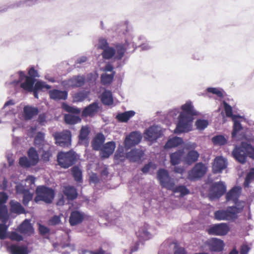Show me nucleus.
I'll list each match as a JSON object with an SVG mask.
<instances>
[{
    "label": "nucleus",
    "instance_id": "38",
    "mask_svg": "<svg viewBox=\"0 0 254 254\" xmlns=\"http://www.w3.org/2000/svg\"><path fill=\"white\" fill-rule=\"evenodd\" d=\"M115 47L117 52L115 55L114 59L117 60H121L125 55L126 47L123 44H117L116 45Z\"/></svg>",
    "mask_w": 254,
    "mask_h": 254
},
{
    "label": "nucleus",
    "instance_id": "61",
    "mask_svg": "<svg viewBox=\"0 0 254 254\" xmlns=\"http://www.w3.org/2000/svg\"><path fill=\"white\" fill-rule=\"evenodd\" d=\"M52 157V153L50 151H44L42 155V159L44 161H49Z\"/></svg>",
    "mask_w": 254,
    "mask_h": 254
},
{
    "label": "nucleus",
    "instance_id": "27",
    "mask_svg": "<svg viewBox=\"0 0 254 254\" xmlns=\"http://www.w3.org/2000/svg\"><path fill=\"white\" fill-rule=\"evenodd\" d=\"M63 192L68 200H73L76 199L78 195L76 189L73 186L64 187Z\"/></svg>",
    "mask_w": 254,
    "mask_h": 254
},
{
    "label": "nucleus",
    "instance_id": "4",
    "mask_svg": "<svg viewBox=\"0 0 254 254\" xmlns=\"http://www.w3.org/2000/svg\"><path fill=\"white\" fill-rule=\"evenodd\" d=\"M36 196L34 198L35 202L43 201L47 203H51L55 196L53 189L44 186H38L36 190Z\"/></svg>",
    "mask_w": 254,
    "mask_h": 254
},
{
    "label": "nucleus",
    "instance_id": "47",
    "mask_svg": "<svg viewBox=\"0 0 254 254\" xmlns=\"http://www.w3.org/2000/svg\"><path fill=\"white\" fill-rule=\"evenodd\" d=\"M214 145H223L227 143V139L222 135H216L212 138Z\"/></svg>",
    "mask_w": 254,
    "mask_h": 254
},
{
    "label": "nucleus",
    "instance_id": "45",
    "mask_svg": "<svg viewBox=\"0 0 254 254\" xmlns=\"http://www.w3.org/2000/svg\"><path fill=\"white\" fill-rule=\"evenodd\" d=\"M71 173L75 181L77 182H80L82 181V172L77 166L72 168Z\"/></svg>",
    "mask_w": 254,
    "mask_h": 254
},
{
    "label": "nucleus",
    "instance_id": "39",
    "mask_svg": "<svg viewBox=\"0 0 254 254\" xmlns=\"http://www.w3.org/2000/svg\"><path fill=\"white\" fill-rule=\"evenodd\" d=\"M10 204V210L12 212L17 214H23L25 213V209L20 203L11 201Z\"/></svg>",
    "mask_w": 254,
    "mask_h": 254
},
{
    "label": "nucleus",
    "instance_id": "44",
    "mask_svg": "<svg viewBox=\"0 0 254 254\" xmlns=\"http://www.w3.org/2000/svg\"><path fill=\"white\" fill-rule=\"evenodd\" d=\"M170 190H172L174 193H180L181 196H184L190 193L189 190L188 189L186 186L183 185H180L176 187L174 186L173 189Z\"/></svg>",
    "mask_w": 254,
    "mask_h": 254
},
{
    "label": "nucleus",
    "instance_id": "10",
    "mask_svg": "<svg viewBox=\"0 0 254 254\" xmlns=\"http://www.w3.org/2000/svg\"><path fill=\"white\" fill-rule=\"evenodd\" d=\"M56 144L62 147H67L71 144V133L68 130H64L60 132H56L54 135Z\"/></svg>",
    "mask_w": 254,
    "mask_h": 254
},
{
    "label": "nucleus",
    "instance_id": "2",
    "mask_svg": "<svg viewBox=\"0 0 254 254\" xmlns=\"http://www.w3.org/2000/svg\"><path fill=\"white\" fill-rule=\"evenodd\" d=\"M243 211V206H229L226 210H219L215 212L214 217L217 220L232 221L238 218V214Z\"/></svg>",
    "mask_w": 254,
    "mask_h": 254
},
{
    "label": "nucleus",
    "instance_id": "16",
    "mask_svg": "<svg viewBox=\"0 0 254 254\" xmlns=\"http://www.w3.org/2000/svg\"><path fill=\"white\" fill-rule=\"evenodd\" d=\"M160 131L157 126H152L145 130L144 133V138L148 141H154L160 136Z\"/></svg>",
    "mask_w": 254,
    "mask_h": 254
},
{
    "label": "nucleus",
    "instance_id": "42",
    "mask_svg": "<svg viewBox=\"0 0 254 254\" xmlns=\"http://www.w3.org/2000/svg\"><path fill=\"white\" fill-rule=\"evenodd\" d=\"M233 121L234 122V125L232 132V137L234 138L238 135L239 132L243 129V127L239 121L235 119H233Z\"/></svg>",
    "mask_w": 254,
    "mask_h": 254
},
{
    "label": "nucleus",
    "instance_id": "17",
    "mask_svg": "<svg viewBox=\"0 0 254 254\" xmlns=\"http://www.w3.org/2000/svg\"><path fill=\"white\" fill-rule=\"evenodd\" d=\"M116 148L115 142L112 141L105 143L101 147L100 152V156L102 158H108L112 155Z\"/></svg>",
    "mask_w": 254,
    "mask_h": 254
},
{
    "label": "nucleus",
    "instance_id": "59",
    "mask_svg": "<svg viewBox=\"0 0 254 254\" xmlns=\"http://www.w3.org/2000/svg\"><path fill=\"white\" fill-rule=\"evenodd\" d=\"M28 73L29 75L28 77H31L34 79H35L36 77H39L38 71L36 70L34 67H31L29 68Z\"/></svg>",
    "mask_w": 254,
    "mask_h": 254
},
{
    "label": "nucleus",
    "instance_id": "30",
    "mask_svg": "<svg viewBox=\"0 0 254 254\" xmlns=\"http://www.w3.org/2000/svg\"><path fill=\"white\" fill-rule=\"evenodd\" d=\"M51 86L47 84L45 82L42 81H37L34 86L33 90L32 92L33 93L34 96L35 98H38V91L43 90L44 88L49 89Z\"/></svg>",
    "mask_w": 254,
    "mask_h": 254
},
{
    "label": "nucleus",
    "instance_id": "63",
    "mask_svg": "<svg viewBox=\"0 0 254 254\" xmlns=\"http://www.w3.org/2000/svg\"><path fill=\"white\" fill-rule=\"evenodd\" d=\"M8 196L5 192H0V206H3L2 204L6 202Z\"/></svg>",
    "mask_w": 254,
    "mask_h": 254
},
{
    "label": "nucleus",
    "instance_id": "25",
    "mask_svg": "<svg viewBox=\"0 0 254 254\" xmlns=\"http://www.w3.org/2000/svg\"><path fill=\"white\" fill-rule=\"evenodd\" d=\"M199 157L198 152L194 150L189 151L184 158V162L186 164L190 165L196 162Z\"/></svg>",
    "mask_w": 254,
    "mask_h": 254
},
{
    "label": "nucleus",
    "instance_id": "14",
    "mask_svg": "<svg viewBox=\"0 0 254 254\" xmlns=\"http://www.w3.org/2000/svg\"><path fill=\"white\" fill-rule=\"evenodd\" d=\"M229 231V227L226 223H220L211 226L207 230L209 234L224 236Z\"/></svg>",
    "mask_w": 254,
    "mask_h": 254
},
{
    "label": "nucleus",
    "instance_id": "53",
    "mask_svg": "<svg viewBox=\"0 0 254 254\" xmlns=\"http://www.w3.org/2000/svg\"><path fill=\"white\" fill-rule=\"evenodd\" d=\"M208 125V122L207 120L198 119L195 122L196 128L200 130H203Z\"/></svg>",
    "mask_w": 254,
    "mask_h": 254
},
{
    "label": "nucleus",
    "instance_id": "52",
    "mask_svg": "<svg viewBox=\"0 0 254 254\" xmlns=\"http://www.w3.org/2000/svg\"><path fill=\"white\" fill-rule=\"evenodd\" d=\"M254 180V171L250 172L246 176L244 183L245 188H249L251 181Z\"/></svg>",
    "mask_w": 254,
    "mask_h": 254
},
{
    "label": "nucleus",
    "instance_id": "54",
    "mask_svg": "<svg viewBox=\"0 0 254 254\" xmlns=\"http://www.w3.org/2000/svg\"><path fill=\"white\" fill-rule=\"evenodd\" d=\"M8 227L5 224H0V239L4 240L6 238V231Z\"/></svg>",
    "mask_w": 254,
    "mask_h": 254
},
{
    "label": "nucleus",
    "instance_id": "12",
    "mask_svg": "<svg viewBox=\"0 0 254 254\" xmlns=\"http://www.w3.org/2000/svg\"><path fill=\"white\" fill-rule=\"evenodd\" d=\"M85 78L83 75H75L62 81V85L65 88H77L84 85Z\"/></svg>",
    "mask_w": 254,
    "mask_h": 254
},
{
    "label": "nucleus",
    "instance_id": "57",
    "mask_svg": "<svg viewBox=\"0 0 254 254\" xmlns=\"http://www.w3.org/2000/svg\"><path fill=\"white\" fill-rule=\"evenodd\" d=\"M207 91L209 93L216 95L218 97L221 98L223 97L222 92L216 88L209 87L207 89Z\"/></svg>",
    "mask_w": 254,
    "mask_h": 254
},
{
    "label": "nucleus",
    "instance_id": "21",
    "mask_svg": "<svg viewBox=\"0 0 254 254\" xmlns=\"http://www.w3.org/2000/svg\"><path fill=\"white\" fill-rule=\"evenodd\" d=\"M49 93L50 98L55 101L65 100L68 95L67 91L58 89L51 90Z\"/></svg>",
    "mask_w": 254,
    "mask_h": 254
},
{
    "label": "nucleus",
    "instance_id": "58",
    "mask_svg": "<svg viewBox=\"0 0 254 254\" xmlns=\"http://www.w3.org/2000/svg\"><path fill=\"white\" fill-rule=\"evenodd\" d=\"M61 222V217L58 215H54L49 220V223L53 226L58 225Z\"/></svg>",
    "mask_w": 254,
    "mask_h": 254
},
{
    "label": "nucleus",
    "instance_id": "28",
    "mask_svg": "<svg viewBox=\"0 0 254 254\" xmlns=\"http://www.w3.org/2000/svg\"><path fill=\"white\" fill-rule=\"evenodd\" d=\"M105 140V137L103 133H99L96 135L92 141V147L94 150H99L101 148Z\"/></svg>",
    "mask_w": 254,
    "mask_h": 254
},
{
    "label": "nucleus",
    "instance_id": "22",
    "mask_svg": "<svg viewBox=\"0 0 254 254\" xmlns=\"http://www.w3.org/2000/svg\"><path fill=\"white\" fill-rule=\"evenodd\" d=\"M7 251L10 254H28V248L25 246L11 244L7 247Z\"/></svg>",
    "mask_w": 254,
    "mask_h": 254
},
{
    "label": "nucleus",
    "instance_id": "15",
    "mask_svg": "<svg viewBox=\"0 0 254 254\" xmlns=\"http://www.w3.org/2000/svg\"><path fill=\"white\" fill-rule=\"evenodd\" d=\"M205 244L211 252H221L223 250L224 247L223 241L217 238L208 239Z\"/></svg>",
    "mask_w": 254,
    "mask_h": 254
},
{
    "label": "nucleus",
    "instance_id": "37",
    "mask_svg": "<svg viewBox=\"0 0 254 254\" xmlns=\"http://www.w3.org/2000/svg\"><path fill=\"white\" fill-rule=\"evenodd\" d=\"M64 120L66 124L72 125L80 122L81 119L78 116L68 114L64 115Z\"/></svg>",
    "mask_w": 254,
    "mask_h": 254
},
{
    "label": "nucleus",
    "instance_id": "31",
    "mask_svg": "<svg viewBox=\"0 0 254 254\" xmlns=\"http://www.w3.org/2000/svg\"><path fill=\"white\" fill-rule=\"evenodd\" d=\"M35 79L31 77L26 76L25 80L21 83L20 87L26 91L31 92L32 90H33L34 84H35Z\"/></svg>",
    "mask_w": 254,
    "mask_h": 254
},
{
    "label": "nucleus",
    "instance_id": "19",
    "mask_svg": "<svg viewBox=\"0 0 254 254\" xmlns=\"http://www.w3.org/2000/svg\"><path fill=\"white\" fill-rule=\"evenodd\" d=\"M85 218V215L83 213L80 212L77 210L72 211L70 215L69 218V223L71 226H75L81 224Z\"/></svg>",
    "mask_w": 254,
    "mask_h": 254
},
{
    "label": "nucleus",
    "instance_id": "56",
    "mask_svg": "<svg viewBox=\"0 0 254 254\" xmlns=\"http://www.w3.org/2000/svg\"><path fill=\"white\" fill-rule=\"evenodd\" d=\"M109 47L107 40L104 38H101L99 40L98 48L104 50Z\"/></svg>",
    "mask_w": 254,
    "mask_h": 254
},
{
    "label": "nucleus",
    "instance_id": "60",
    "mask_svg": "<svg viewBox=\"0 0 254 254\" xmlns=\"http://www.w3.org/2000/svg\"><path fill=\"white\" fill-rule=\"evenodd\" d=\"M151 167H153L154 168L155 167V165L150 162L145 165V166L142 168L141 171L143 173L146 174L149 172Z\"/></svg>",
    "mask_w": 254,
    "mask_h": 254
},
{
    "label": "nucleus",
    "instance_id": "35",
    "mask_svg": "<svg viewBox=\"0 0 254 254\" xmlns=\"http://www.w3.org/2000/svg\"><path fill=\"white\" fill-rule=\"evenodd\" d=\"M102 103L106 105H110L113 103V98L111 91L105 90L101 94Z\"/></svg>",
    "mask_w": 254,
    "mask_h": 254
},
{
    "label": "nucleus",
    "instance_id": "6",
    "mask_svg": "<svg viewBox=\"0 0 254 254\" xmlns=\"http://www.w3.org/2000/svg\"><path fill=\"white\" fill-rule=\"evenodd\" d=\"M57 161L59 165L63 168H68L73 165L76 161V157L74 153L69 151L61 152L57 155Z\"/></svg>",
    "mask_w": 254,
    "mask_h": 254
},
{
    "label": "nucleus",
    "instance_id": "29",
    "mask_svg": "<svg viewBox=\"0 0 254 254\" xmlns=\"http://www.w3.org/2000/svg\"><path fill=\"white\" fill-rule=\"evenodd\" d=\"M142 155L140 150L133 149L127 153L126 157L130 162H135L140 160Z\"/></svg>",
    "mask_w": 254,
    "mask_h": 254
},
{
    "label": "nucleus",
    "instance_id": "11",
    "mask_svg": "<svg viewBox=\"0 0 254 254\" xmlns=\"http://www.w3.org/2000/svg\"><path fill=\"white\" fill-rule=\"evenodd\" d=\"M241 192V188L235 186L229 190L226 194L225 197L226 201H232L235 204V206H238L239 204L243 206V209L245 206V202L239 201V197Z\"/></svg>",
    "mask_w": 254,
    "mask_h": 254
},
{
    "label": "nucleus",
    "instance_id": "3",
    "mask_svg": "<svg viewBox=\"0 0 254 254\" xmlns=\"http://www.w3.org/2000/svg\"><path fill=\"white\" fill-rule=\"evenodd\" d=\"M235 159L241 163H245L247 157L254 158V148L246 142H242L240 147L235 148L233 152Z\"/></svg>",
    "mask_w": 254,
    "mask_h": 254
},
{
    "label": "nucleus",
    "instance_id": "24",
    "mask_svg": "<svg viewBox=\"0 0 254 254\" xmlns=\"http://www.w3.org/2000/svg\"><path fill=\"white\" fill-rule=\"evenodd\" d=\"M19 231L24 235H31L34 233V229L30 221L25 219L18 227Z\"/></svg>",
    "mask_w": 254,
    "mask_h": 254
},
{
    "label": "nucleus",
    "instance_id": "26",
    "mask_svg": "<svg viewBox=\"0 0 254 254\" xmlns=\"http://www.w3.org/2000/svg\"><path fill=\"white\" fill-rule=\"evenodd\" d=\"M39 113L38 109L30 106H25L23 108V116L26 120L32 119Z\"/></svg>",
    "mask_w": 254,
    "mask_h": 254
},
{
    "label": "nucleus",
    "instance_id": "41",
    "mask_svg": "<svg viewBox=\"0 0 254 254\" xmlns=\"http://www.w3.org/2000/svg\"><path fill=\"white\" fill-rule=\"evenodd\" d=\"M136 235L140 240H147L150 238V233L145 227H140L136 232Z\"/></svg>",
    "mask_w": 254,
    "mask_h": 254
},
{
    "label": "nucleus",
    "instance_id": "48",
    "mask_svg": "<svg viewBox=\"0 0 254 254\" xmlns=\"http://www.w3.org/2000/svg\"><path fill=\"white\" fill-rule=\"evenodd\" d=\"M62 108L66 112L75 115L79 114L80 113L79 109L70 106L65 103H63Z\"/></svg>",
    "mask_w": 254,
    "mask_h": 254
},
{
    "label": "nucleus",
    "instance_id": "64",
    "mask_svg": "<svg viewBox=\"0 0 254 254\" xmlns=\"http://www.w3.org/2000/svg\"><path fill=\"white\" fill-rule=\"evenodd\" d=\"M250 248L247 245H243L240 249V254H248Z\"/></svg>",
    "mask_w": 254,
    "mask_h": 254
},
{
    "label": "nucleus",
    "instance_id": "36",
    "mask_svg": "<svg viewBox=\"0 0 254 254\" xmlns=\"http://www.w3.org/2000/svg\"><path fill=\"white\" fill-rule=\"evenodd\" d=\"M134 115L135 112L134 111H128L118 114L116 116V119L121 122L125 123L127 122Z\"/></svg>",
    "mask_w": 254,
    "mask_h": 254
},
{
    "label": "nucleus",
    "instance_id": "8",
    "mask_svg": "<svg viewBox=\"0 0 254 254\" xmlns=\"http://www.w3.org/2000/svg\"><path fill=\"white\" fill-rule=\"evenodd\" d=\"M226 186L222 181L213 183L209 190L208 196L211 200L219 199L226 191Z\"/></svg>",
    "mask_w": 254,
    "mask_h": 254
},
{
    "label": "nucleus",
    "instance_id": "40",
    "mask_svg": "<svg viewBox=\"0 0 254 254\" xmlns=\"http://www.w3.org/2000/svg\"><path fill=\"white\" fill-rule=\"evenodd\" d=\"M115 74V71H113L111 74L102 73L101 75V83L104 85L110 84L113 80Z\"/></svg>",
    "mask_w": 254,
    "mask_h": 254
},
{
    "label": "nucleus",
    "instance_id": "23",
    "mask_svg": "<svg viewBox=\"0 0 254 254\" xmlns=\"http://www.w3.org/2000/svg\"><path fill=\"white\" fill-rule=\"evenodd\" d=\"M16 190L18 193L23 194V203L27 205L28 202L32 199L33 194L30 192L29 189H26L24 186H17Z\"/></svg>",
    "mask_w": 254,
    "mask_h": 254
},
{
    "label": "nucleus",
    "instance_id": "55",
    "mask_svg": "<svg viewBox=\"0 0 254 254\" xmlns=\"http://www.w3.org/2000/svg\"><path fill=\"white\" fill-rule=\"evenodd\" d=\"M9 238L12 241H15L17 242L23 240L22 236L15 232H11L9 236Z\"/></svg>",
    "mask_w": 254,
    "mask_h": 254
},
{
    "label": "nucleus",
    "instance_id": "50",
    "mask_svg": "<svg viewBox=\"0 0 254 254\" xmlns=\"http://www.w3.org/2000/svg\"><path fill=\"white\" fill-rule=\"evenodd\" d=\"M223 104L226 116L227 117L232 118V120H233V119H235L237 116L233 115V111L231 106L225 101H224Z\"/></svg>",
    "mask_w": 254,
    "mask_h": 254
},
{
    "label": "nucleus",
    "instance_id": "51",
    "mask_svg": "<svg viewBox=\"0 0 254 254\" xmlns=\"http://www.w3.org/2000/svg\"><path fill=\"white\" fill-rule=\"evenodd\" d=\"M45 134L38 132L34 138V143L36 145H41L44 142Z\"/></svg>",
    "mask_w": 254,
    "mask_h": 254
},
{
    "label": "nucleus",
    "instance_id": "5",
    "mask_svg": "<svg viewBox=\"0 0 254 254\" xmlns=\"http://www.w3.org/2000/svg\"><path fill=\"white\" fill-rule=\"evenodd\" d=\"M28 158L26 156L19 158V163L20 165L24 168H29L36 165L39 162V155L36 150L33 147H30L28 152Z\"/></svg>",
    "mask_w": 254,
    "mask_h": 254
},
{
    "label": "nucleus",
    "instance_id": "33",
    "mask_svg": "<svg viewBox=\"0 0 254 254\" xmlns=\"http://www.w3.org/2000/svg\"><path fill=\"white\" fill-rule=\"evenodd\" d=\"M90 132V128L88 126H83L81 128L78 135V142L82 143L88 140V135Z\"/></svg>",
    "mask_w": 254,
    "mask_h": 254
},
{
    "label": "nucleus",
    "instance_id": "13",
    "mask_svg": "<svg viewBox=\"0 0 254 254\" xmlns=\"http://www.w3.org/2000/svg\"><path fill=\"white\" fill-rule=\"evenodd\" d=\"M142 139V135L139 131H132L126 137L124 141L125 146L127 148L138 144Z\"/></svg>",
    "mask_w": 254,
    "mask_h": 254
},
{
    "label": "nucleus",
    "instance_id": "43",
    "mask_svg": "<svg viewBox=\"0 0 254 254\" xmlns=\"http://www.w3.org/2000/svg\"><path fill=\"white\" fill-rule=\"evenodd\" d=\"M115 54L116 50L113 48L108 47L103 50L102 56L104 59L109 60L113 57Z\"/></svg>",
    "mask_w": 254,
    "mask_h": 254
},
{
    "label": "nucleus",
    "instance_id": "46",
    "mask_svg": "<svg viewBox=\"0 0 254 254\" xmlns=\"http://www.w3.org/2000/svg\"><path fill=\"white\" fill-rule=\"evenodd\" d=\"M88 96L87 92L84 91H80L77 92L73 96V99L74 102H79L84 101Z\"/></svg>",
    "mask_w": 254,
    "mask_h": 254
},
{
    "label": "nucleus",
    "instance_id": "7",
    "mask_svg": "<svg viewBox=\"0 0 254 254\" xmlns=\"http://www.w3.org/2000/svg\"><path fill=\"white\" fill-rule=\"evenodd\" d=\"M157 178L162 188L170 190L175 186L174 180L169 176L167 170L159 169L157 173Z\"/></svg>",
    "mask_w": 254,
    "mask_h": 254
},
{
    "label": "nucleus",
    "instance_id": "20",
    "mask_svg": "<svg viewBox=\"0 0 254 254\" xmlns=\"http://www.w3.org/2000/svg\"><path fill=\"white\" fill-rule=\"evenodd\" d=\"M99 109V104L97 102H94L88 106L86 107L82 112L83 117H92L98 112Z\"/></svg>",
    "mask_w": 254,
    "mask_h": 254
},
{
    "label": "nucleus",
    "instance_id": "34",
    "mask_svg": "<svg viewBox=\"0 0 254 254\" xmlns=\"http://www.w3.org/2000/svg\"><path fill=\"white\" fill-rule=\"evenodd\" d=\"M183 142V139L179 137H174L169 139L165 145H164L165 149H169L173 147H177L181 144Z\"/></svg>",
    "mask_w": 254,
    "mask_h": 254
},
{
    "label": "nucleus",
    "instance_id": "62",
    "mask_svg": "<svg viewBox=\"0 0 254 254\" xmlns=\"http://www.w3.org/2000/svg\"><path fill=\"white\" fill-rule=\"evenodd\" d=\"M39 231L42 235H44L50 232V229L48 227L41 224L39 225Z\"/></svg>",
    "mask_w": 254,
    "mask_h": 254
},
{
    "label": "nucleus",
    "instance_id": "18",
    "mask_svg": "<svg viewBox=\"0 0 254 254\" xmlns=\"http://www.w3.org/2000/svg\"><path fill=\"white\" fill-rule=\"evenodd\" d=\"M227 167L226 160L222 156L216 157L212 164V171L214 174L220 173Z\"/></svg>",
    "mask_w": 254,
    "mask_h": 254
},
{
    "label": "nucleus",
    "instance_id": "9",
    "mask_svg": "<svg viewBox=\"0 0 254 254\" xmlns=\"http://www.w3.org/2000/svg\"><path fill=\"white\" fill-rule=\"evenodd\" d=\"M207 170V167L202 162L196 163L189 171L188 178L190 181L198 180L202 178Z\"/></svg>",
    "mask_w": 254,
    "mask_h": 254
},
{
    "label": "nucleus",
    "instance_id": "1",
    "mask_svg": "<svg viewBox=\"0 0 254 254\" xmlns=\"http://www.w3.org/2000/svg\"><path fill=\"white\" fill-rule=\"evenodd\" d=\"M181 109L182 112L178 117L179 121L175 129V133L190 131L193 117L197 115V112L190 101H188L185 104L182 105Z\"/></svg>",
    "mask_w": 254,
    "mask_h": 254
},
{
    "label": "nucleus",
    "instance_id": "49",
    "mask_svg": "<svg viewBox=\"0 0 254 254\" xmlns=\"http://www.w3.org/2000/svg\"><path fill=\"white\" fill-rule=\"evenodd\" d=\"M7 220V209L5 205L0 206V220L5 223Z\"/></svg>",
    "mask_w": 254,
    "mask_h": 254
},
{
    "label": "nucleus",
    "instance_id": "32",
    "mask_svg": "<svg viewBox=\"0 0 254 254\" xmlns=\"http://www.w3.org/2000/svg\"><path fill=\"white\" fill-rule=\"evenodd\" d=\"M184 154L183 150H179L170 154V162L172 165L175 166L181 162Z\"/></svg>",
    "mask_w": 254,
    "mask_h": 254
}]
</instances>
